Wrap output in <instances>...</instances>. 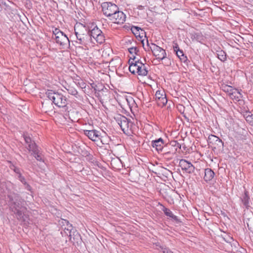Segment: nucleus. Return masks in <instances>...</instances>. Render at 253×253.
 Wrapping results in <instances>:
<instances>
[{
	"label": "nucleus",
	"instance_id": "f257e3e1",
	"mask_svg": "<svg viewBox=\"0 0 253 253\" xmlns=\"http://www.w3.org/2000/svg\"><path fill=\"white\" fill-rule=\"evenodd\" d=\"M7 198L10 210L14 212L18 219L25 221L24 211L26 210L25 200L18 194L14 192H10Z\"/></svg>",
	"mask_w": 253,
	"mask_h": 253
},
{
	"label": "nucleus",
	"instance_id": "f03ea898",
	"mask_svg": "<svg viewBox=\"0 0 253 253\" xmlns=\"http://www.w3.org/2000/svg\"><path fill=\"white\" fill-rule=\"evenodd\" d=\"M115 119L124 133L127 135H131L133 133L134 125L130 120L121 115H118Z\"/></svg>",
	"mask_w": 253,
	"mask_h": 253
},
{
	"label": "nucleus",
	"instance_id": "7ed1b4c3",
	"mask_svg": "<svg viewBox=\"0 0 253 253\" xmlns=\"http://www.w3.org/2000/svg\"><path fill=\"white\" fill-rule=\"evenodd\" d=\"M46 95L52 102L59 107H64L67 104V98L62 93L52 90H48Z\"/></svg>",
	"mask_w": 253,
	"mask_h": 253
},
{
	"label": "nucleus",
	"instance_id": "20e7f679",
	"mask_svg": "<svg viewBox=\"0 0 253 253\" xmlns=\"http://www.w3.org/2000/svg\"><path fill=\"white\" fill-rule=\"evenodd\" d=\"M146 42L147 48L144 47L146 51L149 50L150 49L153 55L155 56L156 59L159 61L162 60L166 58L167 53L165 50L153 43H152L151 45L150 46L148 40H147Z\"/></svg>",
	"mask_w": 253,
	"mask_h": 253
},
{
	"label": "nucleus",
	"instance_id": "39448f33",
	"mask_svg": "<svg viewBox=\"0 0 253 253\" xmlns=\"http://www.w3.org/2000/svg\"><path fill=\"white\" fill-rule=\"evenodd\" d=\"M101 6L103 14L107 18L116 13L119 8L116 4L111 2H102Z\"/></svg>",
	"mask_w": 253,
	"mask_h": 253
},
{
	"label": "nucleus",
	"instance_id": "423d86ee",
	"mask_svg": "<svg viewBox=\"0 0 253 253\" xmlns=\"http://www.w3.org/2000/svg\"><path fill=\"white\" fill-rule=\"evenodd\" d=\"M89 31L90 39L92 37L97 42L101 44L105 41V37L102 32L96 26L92 25Z\"/></svg>",
	"mask_w": 253,
	"mask_h": 253
},
{
	"label": "nucleus",
	"instance_id": "0eeeda50",
	"mask_svg": "<svg viewBox=\"0 0 253 253\" xmlns=\"http://www.w3.org/2000/svg\"><path fill=\"white\" fill-rule=\"evenodd\" d=\"M167 144L166 143L162 138H159L151 141V145L158 152H164V155L167 156L170 153V151L166 149Z\"/></svg>",
	"mask_w": 253,
	"mask_h": 253
},
{
	"label": "nucleus",
	"instance_id": "6e6552de",
	"mask_svg": "<svg viewBox=\"0 0 253 253\" xmlns=\"http://www.w3.org/2000/svg\"><path fill=\"white\" fill-rule=\"evenodd\" d=\"M108 18L113 23L122 24L126 21V15L118 8L116 13L111 15Z\"/></svg>",
	"mask_w": 253,
	"mask_h": 253
},
{
	"label": "nucleus",
	"instance_id": "1a4fd4ad",
	"mask_svg": "<svg viewBox=\"0 0 253 253\" xmlns=\"http://www.w3.org/2000/svg\"><path fill=\"white\" fill-rule=\"evenodd\" d=\"M155 99L157 105L160 107L165 106L168 101L166 93L163 90H159L156 91Z\"/></svg>",
	"mask_w": 253,
	"mask_h": 253
},
{
	"label": "nucleus",
	"instance_id": "9d476101",
	"mask_svg": "<svg viewBox=\"0 0 253 253\" xmlns=\"http://www.w3.org/2000/svg\"><path fill=\"white\" fill-rule=\"evenodd\" d=\"M56 42L62 46V48L67 47L69 45V40L63 33H60L58 36L53 38Z\"/></svg>",
	"mask_w": 253,
	"mask_h": 253
},
{
	"label": "nucleus",
	"instance_id": "9b49d317",
	"mask_svg": "<svg viewBox=\"0 0 253 253\" xmlns=\"http://www.w3.org/2000/svg\"><path fill=\"white\" fill-rule=\"evenodd\" d=\"M179 166L183 170H184L186 173H192L194 172L195 167L189 162L184 159H181L179 163Z\"/></svg>",
	"mask_w": 253,
	"mask_h": 253
},
{
	"label": "nucleus",
	"instance_id": "f8f14e48",
	"mask_svg": "<svg viewBox=\"0 0 253 253\" xmlns=\"http://www.w3.org/2000/svg\"><path fill=\"white\" fill-rule=\"evenodd\" d=\"M208 143L216 149L221 148L223 147V142L218 137L214 135H210L208 137Z\"/></svg>",
	"mask_w": 253,
	"mask_h": 253
},
{
	"label": "nucleus",
	"instance_id": "ddd939ff",
	"mask_svg": "<svg viewBox=\"0 0 253 253\" xmlns=\"http://www.w3.org/2000/svg\"><path fill=\"white\" fill-rule=\"evenodd\" d=\"M78 41L77 42L79 44L83 45L85 46V48L88 49V44L89 42L90 37L89 34H80L76 35Z\"/></svg>",
	"mask_w": 253,
	"mask_h": 253
},
{
	"label": "nucleus",
	"instance_id": "4468645a",
	"mask_svg": "<svg viewBox=\"0 0 253 253\" xmlns=\"http://www.w3.org/2000/svg\"><path fill=\"white\" fill-rule=\"evenodd\" d=\"M84 134L88 137L89 139L93 141H97L100 139V133L99 131L93 130H84Z\"/></svg>",
	"mask_w": 253,
	"mask_h": 253
},
{
	"label": "nucleus",
	"instance_id": "2eb2a0df",
	"mask_svg": "<svg viewBox=\"0 0 253 253\" xmlns=\"http://www.w3.org/2000/svg\"><path fill=\"white\" fill-rule=\"evenodd\" d=\"M74 30L75 35L89 34V31L86 27L81 23L77 24L75 26Z\"/></svg>",
	"mask_w": 253,
	"mask_h": 253
},
{
	"label": "nucleus",
	"instance_id": "dca6fc26",
	"mask_svg": "<svg viewBox=\"0 0 253 253\" xmlns=\"http://www.w3.org/2000/svg\"><path fill=\"white\" fill-rule=\"evenodd\" d=\"M135 59V58L134 57L133 59H132V61L129 60V70L133 74H137L138 62L139 61V60L134 61Z\"/></svg>",
	"mask_w": 253,
	"mask_h": 253
},
{
	"label": "nucleus",
	"instance_id": "f3484780",
	"mask_svg": "<svg viewBox=\"0 0 253 253\" xmlns=\"http://www.w3.org/2000/svg\"><path fill=\"white\" fill-rule=\"evenodd\" d=\"M230 98L234 101H239L242 97V95L241 92L236 88H234L232 92L229 95Z\"/></svg>",
	"mask_w": 253,
	"mask_h": 253
},
{
	"label": "nucleus",
	"instance_id": "a211bd4d",
	"mask_svg": "<svg viewBox=\"0 0 253 253\" xmlns=\"http://www.w3.org/2000/svg\"><path fill=\"white\" fill-rule=\"evenodd\" d=\"M137 74L139 76H145L147 75L148 70L145 64L141 62H138Z\"/></svg>",
	"mask_w": 253,
	"mask_h": 253
},
{
	"label": "nucleus",
	"instance_id": "6ab92c4d",
	"mask_svg": "<svg viewBox=\"0 0 253 253\" xmlns=\"http://www.w3.org/2000/svg\"><path fill=\"white\" fill-rule=\"evenodd\" d=\"M32 151L33 155L35 158L39 161H42V159L40 154H39V150L38 149L37 146L35 147L34 144L30 145V151Z\"/></svg>",
	"mask_w": 253,
	"mask_h": 253
},
{
	"label": "nucleus",
	"instance_id": "aec40b11",
	"mask_svg": "<svg viewBox=\"0 0 253 253\" xmlns=\"http://www.w3.org/2000/svg\"><path fill=\"white\" fill-rule=\"evenodd\" d=\"M214 176V172L211 169H205V175L204 179L206 181L211 180Z\"/></svg>",
	"mask_w": 253,
	"mask_h": 253
},
{
	"label": "nucleus",
	"instance_id": "412c9836",
	"mask_svg": "<svg viewBox=\"0 0 253 253\" xmlns=\"http://www.w3.org/2000/svg\"><path fill=\"white\" fill-rule=\"evenodd\" d=\"M62 228L64 230H63V231L61 232V233L62 235H63V234L64 233L65 234H66L67 235L69 236V237H70V239L71 240L72 239L71 232H72V230H73L72 225L71 223H69V224L66 225V226H64V227H63Z\"/></svg>",
	"mask_w": 253,
	"mask_h": 253
},
{
	"label": "nucleus",
	"instance_id": "4be33fe9",
	"mask_svg": "<svg viewBox=\"0 0 253 253\" xmlns=\"http://www.w3.org/2000/svg\"><path fill=\"white\" fill-rule=\"evenodd\" d=\"M242 201L244 205L247 208L250 207V198L248 192L247 191H245L244 195H243L242 198Z\"/></svg>",
	"mask_w": 253,
	"mask_h": 253
},
{
	"label": "nucleus",
	"instance_id": "5701e85b",
	"mask_svg": "<svg viewBox=\"0 0 253 253\" xmlns=\"http://www.w3.org/2000/svg\"><path fill=\"white\" fill-rule=\"evenodd\" d=\"M131 31L133 33V34L135 35L136 37H137V36H139V31H140L142 37H143V35L145 34V32L144 30H143L141 28L137 27V26H133L131 28Z\"/></svg>",
	"mask_w": 253,
	"mask_h": 253
},
{
	"label": "nucleus",
	"instance_id": "b1692460",
	"mask_svg": "<svg viewBox=\"0 0 253 253\" xmlns=\"http://www.w3.org/2000/svg\"><path fill=\"white\" fill-rule=\"evenodd\" d=\"M221 88L223 91L228 93V95L230 94V93L234 89L232 86L225 84H221Z\"/></svg>",
	"mask_w": 253,
	"mask_h": 253
},
{
	"label": "nucleus",
	"instance_id": "393cba45",
	"mask_svg": "<svg viewBox=\"0 0 253 253\" xmlns=\"http://www.w3.org/2000/svg\"><path fill=\"white\" fill-rule=\"evenodd\" d=\"M217 57L221 61H225L226 60V53L222 50L217 51Z\"/></svg>",
	"mask_w": 253,
	"mask_h": 253
},
{
	"label": "nucleus",
	"instance_id": "a878e982",
	"mask_svg": "<svg viewBox=\"0 0 253 253\" xmlns=\"http://www.w3.org/2000/svg\"><path fill=\"white\" fill-rule=\"evenodd\" d=\"M175 54L182 62H185L187 61V57L184 55L183 51L182 50L179 49L176 51Z\"/></svg>",
	"mask_w": 253,
	"mask_h": 253
},
{
	"label": "nucleus",
	"instance_id": "bb28decb",
	"mask_svg": "<svg viewBox=\"0 0 253 253\" xmlns=\"http://www.w3.org/2000/svg\"><path fill=\"white\" fill-rule=\"evenodd\" d=\"M24 138L25 142L28 144V149L29 150V151H30V145L32 144H34L35 147L37 146L36 143L34 141H32L30 137L27 136L26 135H24Z\"/></svg>",
	"mask_w": 253,
	"mask_h": 253
},
{
	"label": "nucleus",
	"instance_id": "cd10ccee",
	"mask_svg": "<svg viewBox=\"0 0 253 253\" xmlns=\"http://www.w3.org/2000/svg\"><path fill=\"white\" fill-rule=\"evenodd\" d=\"M163 211L165 213V214L167 216H169V217H171L173 219H176V216L174 215L172 211L169 209L165 208L163 210Z\"/></svg>",
	"mask_w": 253,
	"mask_h": 253
},
{
	"label": "nucleus",
	"instance_id": "c85d7f7f",
	"mask_svg": "<svg viewBox=\"0 0 253 253\" xmlns=\"http://www.w3.org/2000/svg\"><path fill=\"white\" fill-rule=\"evenodd\" d=\"M19 180L25 186V188L28 190H30L31 186L28 184L25 180V178L21 175V173H19L18 175Z\"/></svg>",
	"mask_w": 253,
	"mask_h": 253
},
{
	"label": "nucleus",
	"instance_id": "c756f323",
	"mask_svg": "<svg viewBox=\"0 0 253 253\" xmlns=\"http://www.w3.org/2000/svg\"><path fill=\"white\" fill-rule=\"evenodd\" d=\"M246 121L253 126V115L250 113H247L245 116Z\"/></svg>",
	"mask_w": 253,
	"mask_h": 253
},
{
	"label": "nucleus",
	"instance_id": "7c9ffc66",
	"mask_svg": "<svg viewBox=\"0 0 253 253\" xmlns=\"http://www.w3.org/2000/svg\"><path fill=\"white\" fill-rule=\"evenodd\" d=\"M67 90L68 92V93L71 95L76 96L78 94V91L77 90L72 86H68V88H67Z\"/></svg>",
	"mask_w": 253,
	"mask_h": 253
},
{
	"label": "nucleus",
	"instance_id": "2f4dec72",
	"mask_svg": "<svg viewBox=\"0 0 253 253\" xmlns=\"http://www.w3.org/2000/svg\"><path fill=\"white\" fill-rule=\"evenodd\" d=\"M128 50L130 54L134 53L136 54H137V52H138V51H139L138 49H137V48L135 47H132L129 48L128 49Z\"/></svg>",
	"mask_w": 253,
	"mask_h": 253
},
{
	"label": "nucleus",
	"instance_id": "473e14b6",
	"mask_svg": "<svg viewBox=\"0 0 253 253\" xmlns=\"http://www.w3.org/2000/svg\"><path fill=\"white\" fill-rule=\"evenodd\" d=\"M119 63V64H121V60L118 58H116L115 59H112L111 62H110V64H112V65H115V66H117L116 63Z\"/></svg>",
	"mask_w": 253,
	"mask_h": 253
},
{
	"label": "nucleus",
	"instance_id": "72a5a7b5",
	"mask_svg": "<svg viewBox=\"0 0 253 253\" xmlns=\"http://www.w3.org/2000/svg\"><path fill=\"white\" fill-rule=\"evenodd\" d=\"M163 253H173L171 251L167 248H162Z\"/></svg>",
	"mask_w": 253,
	"mask_h": 253
},
{
	"label": "nucleus",
	"instance_id": "f704fd0d",
	"mask_svg": "<svg viewBox=\"0 0 253 253\" xmlns=\"http://www.w3.org/2000/svg\"><path fill=\"white\" fill-rule=\"evenodd\" d=\"M61 223L62 224V227L66 226V225L69 224V222L67 220L63 219L61 220Z\"/></svg>",
	"mask_w": 253,
	"mask_h": 253
},
{
	"label": "nucleus",
	"instance_id": "c9c22d12",
	"mask_svg": "<svg viewBox=\"0 0 253 253\" xmlns=\"http://www.w3.org/2000/svg\"><path fill=\"white\" fill-rule=\"evenodd\" d=\"M173 48L174 52L180 49L178 44L176 43H174Z\"/></svg>",
	"mask_w": 253,
	"mask_h": 253
},
{
	"label": "nucleus",
	"instance_id": "e433bc0d",
	"mask_svg": "<svg viewBox=\"0 0 253 253\" xmlns=\"http://www.w3.org/2000/svg\"><path fill=\"white\" fill-rule=\"evenodd\" d=\"M60 33H63L62 32L60 31L59 29H55L54 30V31H53V34L54 35V37H56L58 36V34H59Z\"/></svg>",
	"mask_w": 253,
	"mask_h": 253
},
{
	"label": "nucleus",
	"instance_id": "4c0bfd02",
	"mask_svg": "<svg viewBox=\"0 0 253 253\" xmlns=\"http://www.w3.org/2000/svg\"><path fill=\"white\" fill-rule=\"evenodd\" d=\"M46 107V104L42 103V108L45 112H47V111H49V110L47 109Z\"/></svg>",
	"mask_w": 253,
	"mask_h": 253
},
{
	"label": "nucleus",
	"instance_id": "58836bf2",
	"mask_svg": "<svg viewBox=\"0 0 253 253\" xmlns=\"http://www.w3.org/2000/svg\"><path fill=\"white\" fill-rule=\"evenodd\" d=\"M173 142L175 143L173 145L174 146H176L177 147H178L179 148H181V144L180 143L177 142L176 141H174Z\"/></svg>",
	"mask_w": 253,
	"mask_h": 253
},
{
	"label": "nucleus",
	"instance_id": "ea45409f",
	"mask_svg": "<svg viewBox=\"0 0 253 253\" xmlns=\"http://www.w3.org/2000/svg\"><path fill=\"white\" fill-rule=\"evenodd\" d=\"M73 235H75L77 239L80 237L79 234L77 232H73Z\"/></svg>",
	"mask_w": 253,
	"mask_h": 253
},
{
	"label": "nucleus",
	"instance_id": "a19ab883",
	"mask_svg": "<svg viewBox=\"0 0 253 253\" xmlns=\"http://www.w3.org/2000/svg\"><path fill=\"white\" fill-rule=\"evenodd\" d=\"M14 171L16 173H18L19 175V173H20V170H19V169L18 168H15L14 169Z\"/></svg>",
	"mask_w": 253,
	"mask_h": 253
},
{
	"label": "nucleus",
	"instance_id": "79ce46f5",
	"mask_svg": "<svg viewBox=\"0 0 253 253\" xmlns=\"http://www.w3.org/2000/svg\"><path fill=\"white\" fill-rule=\"evenodd\" d=\"M90 1L92 2V3L93 4L94 2H97L98 0H90Z\"/></svg>",
	"mask_w": 253,
	"mask_h": 253
},
{
	"label": "nucleus",
	"instance_id": "37998d69",
	"mask_svg": "<svg viewBox=\"0 0 253 253\" xmlns=\"http://www.w3.org/2000/svg\"><path fill=\"white\" fill-rule=\"evenodd\" d=\"M139 36H137V37H140V38L142 37V34H141V33L140 31H139Z\"/></svg>",
	"mask_w": 253,
	"mask_h": 253
},
{
	"label": "nucleus",
	"instance_id": "c03bdc74",
	"mask_svg": "<svg viewBox=\"0 0 253 253\" xmlns=\"http://www.w3.org/2000/svg\"><path fill=\"white\" fill-rule=\"evenodd\" d=\"M51 107H52V103H50V107L49 108L51 109Z\"/></svg>",
	"mask_w": 253,
	"mask_h": 253
},
{
	"label": "nucleus",
	"instance_id": "a18cd8bd",
	"mask_svg": "<svg viewBox=\"0 0 253 253\" xmlns=\"http://www.w3.org/2000/svg\"><path fill=\"white\" fill-rule=\"evenodd\" d=\"M142 44H143V46H144V42H143V41H142Z\"/></svg>",
	"mask_w": 253,
	"mask_h": 253
}]
</instances>
